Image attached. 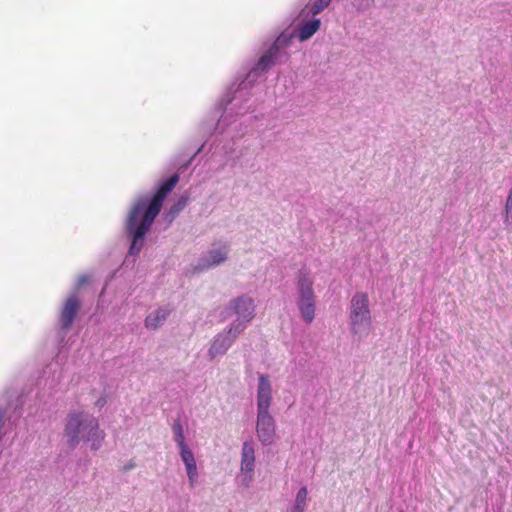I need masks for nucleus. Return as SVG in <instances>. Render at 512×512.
Returning a JSON list of instances; mask_svg holds the SVG:
<instances>
[{"label":"nucleus","instance_id":"1","mask_svg":"<svg viewBox=\"0 0 512 512\" xmlns=\"http://www.w3.org/2000/svg\"><path fill=\"white\" fill-rule=\"evenodd\" d=\"M178 181L179 176L174 174L159 185L151 199L141 197L132 204L125 223L126 231L132 239L130 254L137 255L141 251L146 233Z\"/></svg>","mask_w":512,"mask_h":512},{"label":"nucleus","instance_id":"2","mask_svg":"<svg viewBox=\"0 0 512 512\" xmlns=\"http://www.w3.org/2000/svg\"><path fill=\"white\" fill-rule=\"evenodd\" d=\"M65 432L71 447L83 440L90 442L91 449L96 450L104 438L96 418H70Z\"/></svg>","mask_w":512,"mask_h":512},{"label":"nucleus","instance_id":"3","mask_svg":"<svg viewBox=\"0 0 512 512\" xmlns=\"http://www.w3.org/2000/svg\"><path fill=\"white\" fill-rule=\"evenodd\" d=\"M299 299L298 309L303 320L310 324L315 317V295L313 290V281L308 273L300 272L297 281Z\"/></svg>","mask_w":512,"mask_h":512},{"label":"nucleus","instance_id":"4","mask_svg":"<svg viewBox=\"0 0 512 512\" xmlns=\"http://www.w3.org/2000/svg\"><path fill=\"white\" fill-rule=\"evenodd\" d=\"M372 330L371 313L367 295L354 297V334L368 335Z\"/></svg>","mask_w":512,"mask_h":512},{"label":"nucleus","instance_id":"5","mask_svg":"<svg viewBox=\"0 0 512 512\" xmlns=\"http://www.w3.org/2000/svg\"><path fill=\"white\" fill-rule=\"evenodd\" d=\"M229 309L237 316L238 319H241L245 323L251 322L256 313V306L252 297L248 295H241L229 303Z\"/></svg>","mask_w":512,"mask_h":512},{"label":"nucleus","instance_id":"6","mask_svg":"<svg viewBox=\"0 0 512 512\" xmlns=\"http://www.w3.org/2000/svg\"><path fill=\"white\" fill-rule=\"evenodd\" d=\"M257 388L258 416H267L272 399V387L268 375L260 374Z\"/></svg>","mask_w":512,"mask_h":512},{"label":"nucleus","instance_id":"7","mask_svg":"<svg viewBox=\"0 0 512 512\" xmlns=\"http://www.w3.org/2000/svg\"><path fill=\"white\" fill-rule=\"evenodd\" d=\"M289 42V39L284 36H279L271 47L264 53L257 64L254 67L255 71L264 72L268 70L277 60L279 51L282 47L286 46Z\"/></svg>","mask_w":512,"mask_h":512},{"label":"nucleus","instance_id":"8","mask_svg":"<svg viewBox=\"0 0 512 512\" xmlns=\"http://www.w3.org/2000/svg\"><path fill=\"white\" fill-rule=\"evenodd\" d=\"M80 308V301L77 296H70L63 305L60 316V323L63 329H70L74 318Z\"/></svg>","mask_w":512,"mask_h":512},{"label":"nucleus","instance_id":"9","mask_svg":"<svg viewBox=\"0 0 512 512\" xmlns=\"http://www.w3.org/2000/svg\"><path fill=\"white\" fill-rule=\"evenodd\" d=\"M179 449H180L181 459L185 464L189 483L191 486H194V484L196 483L197 478H198V471H197L194 454L189 449L188 446H183V447H180Z\"/></svg>","mask_w":512,"mask_h":512},{"label":"nucleus","instance_id":"10","mask_svg":"<svg viewBox=\"0 0 512 512\" xmlns=\"http://www.w3.org/2000/svg\"><path fill=\"white\" fill-rule=\"evenodd\" d=\"M257 433L263 444H271L275 436V424L273 418H258Z\"/></svg>","mask_w":512,"mask_h":512},{"label":"nucleus","instance_id":"11","mask_svg":"<svg viewBox=\"0 0 512 512\" xmlns=\"http://www.w3.org/2000/svg\"><path fill=\"white\" fill-rule=\"evenodd\" d=\"M228 249L224 246L221 249H212L208 252V256L201 259L199 263L200 270H205L213 266H217L227 260Z\"/></svg>","mask_w":512,"mask_h":512},{"label":"nucleus","instance_id":"12","mask_svg":"<svg viewBox=\"0 0 512 512\" xmlns=\"http://www.w3.org/2000/svg\"><path fill=\"white\" fill-rule=\"evenodd\" d=\"M170 312L171 310L168 308H158L145 318V327L150 330H156L166 321Z\"/></svg>","mask_w":512,"mask_h":512},{"label":"nucleus","instance_id":"13","mask_svg":"<svg viewBox=\"0 0 512 512\" xmlns=\"http://www.w3.org/2000/svg\"><path fill=\"white\" fill-rule=\"evenodd\" d=\"M255 451L251 443L245 442L241 453V471L251 474L254 471Z\"/></svg>","mask_w":512,"mask_h":512},{"label":"nucleus","instance_id":"14","mask_svg":"<svg viewBox=\"0 0 512 512\" xmlns=\"http://www.w3.org/2000/svg\"><path fill=\"white\" fill-rule=\"evenodd\" d=\"M233 343V337L218 334L209 349V355L211 358H215L218 355L224 354Z\"/></svg>","mask_w":512,"mask_h":512},{"label":"nucleus","instance_id":"15","mask_svg":"<svg viewBox=\"0 0 512 512\" xmlns=\"http://www.w3.org/2000/svg\"><path fill=\"white\" fill-rule=\"evenodd\" d=\"M320 24L319 19H313L301 25L298 31L299 40L306 41L312 37L319 30Z\"/></svg>","mask_w":512,"mask_h":512},{"label":"nucleus","instance_id":"16","mask_svg":"<svg viewBox=\"0 0 512 512\" xmlns=\"http://www.w3.org/2000/svg\"><path fill=\"white\" fill-rule=\"evenodd\" d=\"M246 324L247 323H245L241 319L237 318V320L235 322H233L231 324V326L229 327L226 335L233 337V341H234L236 339V337L245 330Z\"/></svg>","mask_w":512,"mask_h":512},{"label":"nucleus","instance_id":"17","mask_svg":"<svg viewBox=\"0 0 512 512\" xmlns=\"http://www.w3.org/2000/svg\"><path fill=\"white\" fill-rule=\"evenodd\" d=\"M173 434H174V440L176 441L178 447L187 446L185 443V437H184V429L183 426L179 423V421H176L172 426Z\"/></svg>","mask_w":512,"mask_h":512},{"label":"nucleus","instance_id":"18","mask_svg":"<svg viewBox=\"0 0 512 512\" xmlns=\"http://www.w3.org/2000/svg\"><path fill=\"white\" fill-rule=\"evenodd\" d=\"M186 203H187V199L186 198H181L177 203H175L170 208V210L166 214V218L170 222L173 221L176 218V216L179 214V212L184 209V207L186 206Z\"/></svg>","mask_w":512,"mask_h":512},{"label":"nucleus","instance_id":"19","mask_svg":"<svg viewBox=\"0 0 512 512\" xmlns=\"http://www.w3.org/2000/svg\"><path fill=\"white\" fill-rule=\"evenodd\" d=\"M307 495H308L307 488L306 487L300 488V490L298 491L297 496H296L294 510H305Z\"/></svg>","mask_w":512,"mask_h":512},{"label":"nucleus","instance_id":"20","mask_svg":"<svg viewBox=\"0 0 512 512\" xmlns=\"http://www.w3.org/2000/svg\"><path fill=\"white\" fill-rule=\"evenodd\" d=\"M330 2L331 0H317L313 3L310 12L313 15L319 14L330 4Z\"/></svg>","mask_w":512,"mask_h":512},{"label":"nucleus","instance_id":"21","mask_svg":"<svg viewBox=\"0 0 512 512\" xmlns=\"http://www.w3.org/2000/svg\"><path fill=\"white\" fill-rule=\"evenodd\" d=\"M88 281V277L86 276H81L79 279H78V284L79 285H82L84 283H86Z\"/></svg>","mask_w":512,"mask_h":512},{"label":"nucleus","instance_id":"22","mask_svg":"<svg viewBox=\"0 0 512 512\" xmlns=\"http://www.w3.org/2000/svg\"><path fill=\"white\" fill-rule=\"evenodd\" d=\"M292 512H304V510H294Z\"/></svg>","mask_w":512,"mask_h":512}]
</instances>
